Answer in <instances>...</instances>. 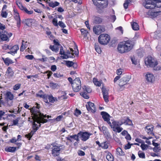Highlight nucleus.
Returning a JSON list of instances; mask_svg holds the SVG:
<instances>
[{
	"label": "nucleus",
	"mask_w": 161,
	"mask_h": 161,
	"mask_svg": "<svg viewBox=\"0 0 161 161\" xmlns=\"http://www.w3.org/2000/svg\"><path fill=\"white\" fill-rule=\"evenodd\" d=\"M86 107L87 110L92 113L96 112V109L94 104L91 102H88L86 105Z\"/></svg>",
	"instance_id": "4468645a"
},
{
	"label": "nucleus",
	"mask_w": 161,
	"mask_h": 161,
	"mask_svg": "<svg viewBox=\"0 0 161 161\" xmlns=\"http://www.w3.org/2000/svg\"><path fill=\"white\" fill-rule=\"evenodd\" d=\"M49 101L51 103H53L54 102L57 101L58 100L57 98L56 97H54L52 95H49L47 96Z\"/></svg>",
	"instance_id": "a878e982"
},
{
	"label": "nucleus",
	"mask_w": 161,
	"mask_h": 161,
	"mask_svg": "<svg viewBox=\"0 0 161 161\" xmlns=\"http://www.w3.org/2000/svg\"><path fill=\"white\" fill-rule=\"evenodd\" d=\"M52 147L51 148L52 153L54 157H56L59 155L60 151V146H59L55 143L52 144Z\"/></svg>",
	"instance_id": "1a4fd4ad"
},
{
	"label": "nucleus",
	"mask_w": 161,
	"mask_h": 161,
	"mask_svg": "<svg viewBox=\"0 0 161 161\" xmlns=\"http://www.w3.org/2000/svg\"><path fill=\"white\" fill-rule=\"evenodd\" d=\"M72 86L74 91L78 92L81 89V81L79 78H76L73 81Z\"/></svg>",
	"instance_id": "39448f33"
},
{
	"label": "nucleus",
	"mask_w": 161,
	"mask_h": 161,
	"mask_svg": "<svg viewBox=\"0 0 161 161\" xmlns=\"http://www.w3.org/2000/svg\"><path fill=\"white\" fill-rule=\"evenodd\" d=\"M48 3L49 6L53 8H54L56 7L59 6L60 4L59 2L57 1L54 2L51 1L49 2Z\"/></svg>",
	"instance_id": "393cba45"
},
{
	"label": "nucleus",
	"mask_w": 161,
	"mask_h": 161,
	"mask_svg": "<svg viewBox=\"0 0 161 161\" xmlns=\"http://www.w3.org/2000/svg\"><path fill=\"white\" fill-rule=\"evenodd\" d=\"M52 23L54 26L56 27H58V20L57 18H54L53 19Z\"/></svg>",
	"instance_id": "de8ad7c7"
},
{
	"label": "nucleus",
	"mask_w": 161,
	"mask_h": 161,
	"mask_svg": "<svg viewBox=\"0 0 161 161\" xmlns=\"http://www.w3.org/2000/svg\"><path fill=\"white\" fill-rule=\"evenodd\" d=\"M119 121L120 123V125H121L123 124L126 125H131L132 124L131 120L127 117L121 118Z\"/></svg>",
	"instance_id": "ddd939ff"
},
{
	"label": "nucleus",
	"mask_w": 161,
	"mask_h": 161,
	"mask_svg": "<svg viewBox=\"0 0 161 161\" xmlns=\"http://www.w3.org/2000/svg\"><path fill=\"white\" fill-rule=\"evenodd\" d=\"M21 85L19 84H18L14 85L13 87V89L14 90H18L20 87Z\"/></svg>",
	"instance_id": "4d7b16f0"
},
{
	"label": "nucleus",
	"mask_w": 161,
	"mask_h": 161,
	"mask_svg": "<svg viewBox=\"0 0 161 161\" xmlns=\"http://www.w3.org/2000/svg\"><path fill=\"white\" fill-rule=\"evenodd\" d=\"M81 114V112L80 110L78 109L77 108H76L74 113V115L77 116H78L80 114Z\"/></svg>",
	"instance_id": "5fc2aeb1"
},
{
	"label": "nucleus",
	"mask_w": 161,
	"mask_h": 161,
	"mask_svg": "<svg viewBox=\"0 0 161 161\" xmlns=\"http://www.w3.org/2000/svg\"><path fill=\"white\" fill-rule=\"evenodd\" d=\"M80 31L82 34L86 36V34L88 33V31L85 30L84 29L82 28L80 30Z\"/></svg>",
	"instance_id": "13d9d810"
},
{
	"label": "nucleus",
	"mask_w": 161,
	"mask_h": 161,
	"mask_svg": "<svg viewBox=\"0 0 161 161\" xmlns=\"http://www.w3.org/2000/svg\"><path fill=\"white\" fill-rule=\"evenodd\" d=\"M60 57L63 59H67L71 57V56H69L68 55L66 54L65 53L63 54L62 55H61Z\"/></svg>",
	"instance_id": "864d4df0"
},
{
	"label": "nucleus",
	"mask_w": 161,
	"mask_h": 161,
	"mask_svg": "<svg viewBox=\"0 0 161 161\" xmlns=\"http://www.w3.org/2000/svg\"><path fill=\"white\" fill-rule=\"evenodd\" d=\"M154 6L155 8H159L161 7V1L158 0H155Z\"/></svg>",
	"instance_id": "c756f323"
},
{
	"label": "nucleus",
	"mask_w": 161,
	"mask_h": 161,
	"mask_svg": "<svg viewBox=\"0 0 161 161\" xmlns=\"http://www.w3.org/2000/svg\"><path fill=\"white\" fill-rule=\"evenodd\" d=\"M79 136H78V133L77 135H75L70 136V137L71 138H73L77 141H79Z\"/></svg>",
	"instance_id": "8fccbe9b"
},
{
	"label": "nucleus",
	"mask_w": 161,
	"mask_h": 161,
	"mask_svg": "<svg viewBox=\"0 0 161 161\" xmlns=\"http://www.w3.org/2000/svg\"><path fill=\"white\" fill-rule=\"evenodd\" d=\"M110 40L109 36L106 34H103L100 35L98 37L99 42L102 45H106Z\"/></svg>",
	"instance_id": "20e7f679"
},
{
	"label": "nucleus",
	"mask_w": 161,
	"mask_h": 161,
	"mask_svg": "<svg viewBox=\"0 0 161 161\" xmlns=\"http://www.w3.org/2000/svg\"><path fill=\"white\" fill-rule=\"evenodd\" d=\"M95 49L96 52L99 54L101 53V51L100 48L98 46L95 45Z\"/></svg>",
	"instance_id": "603ef678"
},
{
	"label": "nucleus",
	"mask_w": 161,
	"mask_h": 161,
	"mask_svg": "<svg viewBox=\"0 0 161 161\" xmlns=\"http://www.w3.org/2000/svg\"><path fill=\"white\" fill-rule=\"evenodd\" d=\"M24 40L22 41V45L20 48V51H23L27 47V42H25Z\"/></svg>",
	"instance_id": "cd10ccee"
},
{
	"label": "nucleus",
	"mask_w": 161,
	"mask_h": 161,
	"mask_svg": "<svg viewBox=\"0 0 161 161\" xmlns=\"http://www.w3.org/2000/svg\"><path fill=\"white\" fill-rule=\"evenodd\" d=\"M116 153L119 155L123 156L125 155V153L122 151V149L120 147L117 148L116 150Z\"/></svg>",
	"instance_id": "2f4dec72"
},
{
	"label": "nucleus",
	"mask_w": 161,
	"mask_h": 161,
	"mask_svg": "<svg viewBox=\"0 0 161 161\" xmlns=\"http://www.w3.org/2000/svg\"><path fill=\"white\" fill-rule=\"evenodd\" d=\"M36 96L37 97H39L40 98H43L44 100V101L45 102L48 103V101L47 100V95L46 94H43L42 90H40L38 93L36 94Z\"/></svg>",
	"instance_id": "f3484780"
},
{
	"label": "nucleus",
	"mask_w": 161,
	"mask_h": 161,
	"mask_svg": "<svg viewBox=\"0 0 161 161\" xmlns=\"http://www.w3.org/2000/svg\"><path fill=\"white\" fill-rule=\"evenodd\" d=\"M58 25L62 28L64 29L66 27V25L62 21H59Z\"/></svg>",
	"instance_id": "09e8293b"
},
{
	"label": "nucleus",
	"mask_w": 161,
	"mask_h": 161,
	"mask_svg": "<svg viewBox=\"0 0 161 161\" xmlns=\"http://www.w3.org/2000/svg\"><path fill=\"white\" fill-rule=\"evenodd\" d=\"M93 31L96 35H99L105 31L104 27L100 25L95 26L93 28Z\"/></svg>",
	"instance_id": "9b49d317"
},
{
	"label": "nucleus",
	"mask_w": 161,
	"mask_h": 161,
	"mask_svg": "<svg viewBox=\"0 0 161 161\" xmlns=\"http://www.w3.org/2000/svg\"><path fill=\"white\" fill-rule=\"evenodd\" d=\"M126 84V82H125V81H124V80L122 78L120 80L119 82V86H123Z\"/></svg>",
	"instance_id": "37998d69"
},
{
	"label": "nucleus",
	"mask_w": 161,
	"mask_h": 161,
	"mask_svg": "<svg viewBox=\"0 0 161 161\" xmlns=\"http://www.w3.org/2000/svg\"><path fill=\"white\" fill-rule=\"evenodd\" d=\"M91 135V134L87 132L80 131L78 133V136H79V137L81 140L83 141H86L87 140Z\"/></svg>",
	"instance_id": "f8f14e48"
},
{
	"label": "nucleus",
	"mask_w": 161,
	"mask_h": 161,
	"mask_svg": "<svg viewBox=\"0 0 161 161\" xmlns=\"http://www.w3.org/2000/svg\"><path fill=\"white\" fill-rule=\"evenodd\" d=\"M116 19V17L115 15H111L110 20L112 22H114Z\"/></svg>",
	"instance_id": "e2e57ef3"
},
{
	"label": "nucleus",
	"mask_w": 161,
	"mask_h": 161,
	"mask_svg": "<svg viewBox=\"0 0 161 161\" xmlns=\"http://www.w3.org/2000/svg\"><path fill=\"white\" fill-rule=\"evenodd\" d=\"M16 150V147H9L5 148L6 151L13 153Z\"/></svg>",
	"instance_id": "72a5a7b5"
},
{
	"label": "nucleus",
	"mask_w": 161,
	"mask_h": 161,
	"mask_svg": "<svg viewBox=\"0 0 161 161\" xmlns=\"http://www.w3.org/2000/svg\"><path fill=\"white\" fill-rule=\"evenodd\" d=\"M104 152L107 153V154L106 156V158L108 161H113V156L112 154L108 152L107 151H105Z\"/></svg>",
	"instance_id": "5701e85b"
},
{
	"label": "nucleus",
	"mask_w": 161,
	"mask_h": 161,
	"mask_svg": "<svg viewBox=\"0 0 161 161\" xmlns=\"http://www.w3.org/2000/svg\"><path fill=\"white\" fill-rule=\"evenodd\" d=\"M155 0H143L142 4L147 9H153L155 8L154 2Z\"/></svg>",
	"instance_id": "0eeeda50"
},
{
	"label": "nucleus",
	"mask_w": 161,
	"mask_h": 161,
	"mask_svg": "<svg viewBox=\"0 0 161 161\" xmlns=\"http://www.w3.org/2000/svg\"><path fill=\"white\" fill-rule=\"evenodd\" d=\"M93 4L96 5H98V3L103 0H92Z\"/></svg>",
	"instance_id": "680f3d73"
},
{
	"label": "nucleus",
	"mask_w": 161,
	"mask_h": 161,
	"mask_svg": "<svg viewBox=\"0 0 161 161\" xmlns=\"http://www.w3.org/2000/svg\"><path fill=\"white\" fill-rule=\"evenodd\" d=\"M109 125L114 131L118 133L121 132L123 129L122 127H120L121 125H120L119 121L113 120L112 123H111V125Z\"/></svg>",
	"instance_id": "423d86ee"
},
{
	"label": "nucleus",
	"mask_w": 161,
	"mask_h": 161,
	"mask_svg": "<svg viewBox=\"0 0 161 161\" xmlns=\"http://www.w3.org/2000/svg\"><path fill=\"white\" fill-rule=\"evenodd\" d=\"M108 5L107 0H103L98 3V5H96L97 7L100 8H105L107 7Z\"/></svg>",
	"instance_id": "6ab92c4d"
},
{
	"label": "nucleus",
	"mask_w": 161,
	"mask_h": 161,
	"mask_svg": "<svg viewBox=\"0 0 161 161\" xmlns=\"http://www.w3.org/2000/svg\"><path fill=\"white\" fill-rule=\"evenodd\" d=\"M145 77L146 81L148 83H153L155 81L154 75L150 72L146 73Z\"/></svg>",
	"instance_id": "9d476101"
},
{
	"label": "nucleus",
	"mask_w": 161,
	"mask_h": 161,
	"mask_svg": "<svg viewBox=\"0 0 161 161\" xmlns=\"http://www.w3.org/2000/svg\"><path fill=\"white\" fill-rule=\"evenodd\" d=\"M50 48L53 51L55 52H57L59 49L58 47L57 46H50Z\"/></svg>",
	"instance_id": "4c0bfd02"
},
{
	"label": "nucleus",
	"mask_w": 161,
	"mask_h": 161,
	"mask_svg": "<svg viewBox=\"0 0 161 161\" xmlns=\"http://www.w3.org/2000/svg\"><path fill=\"white\" fill-rule=\"evenodd\" d=\"M101 115H102V118L105 121L109 124L111 125V122L110 121V119L109 118V115L107 113L105 112H101Z\"/></svg>",
	"instance_id": "dca6fc26"
},
{
	"label": "nucleus",
	"mask_w": 161,
	"mask_h": 161,
	"mask_svg": "<svg viewBox=\"0 0 161 161\" xmlns=\"http://www.w3.org/2000/svg\"><path fill=\"white\" fill-rule=\"evenodd\" d=\"M103 97L105 101L108 103V95H103Z\"/></svg>",
	"instance_id": "69168bd1"
},
{
	"label": "nucleus",
	"mask_w": 161,
	"mask_h": 161,
	"mask_svg": "<svg viewBox=\"0 0 161 161\" xmlns=\"http://www.w3.org/2000/svg\"><path fill=\"white\" fill-rule=\"evenodd\" d=\"M25 58L27 59L32 60L34 58V56L32 55H27L25 56Z\"/></svg>",
	"instance_id": "bf43d9fd"
},
{
	"label": "nucleus",
	"mask_w": 161,
	"mask_h": 161,
	"mask_svg": "<svg viewBox=\"0 0 161 161\" xmlns=\"http://www.w3.org/2000/svg\"><path fill=\"white\" fill-rule=\"evenodd\" d=\"M132 29L135 31H137L139 29V26L137 23L136 22H133L131 23Z\"/></svg>",
	"instance_id": "c85d7f7f"
},
{
	"label": "nucleus",
	"mask_w": 161,
	"mask_h": 161,
	"mask_svg": "<svg viewBox=\"0 0 161 161\" xmlns=\"http://www.w3.org/2000/svg\"><path fill=\"white\" fill-rule=\"evenodd\" d=\"M2 59L3 61L5 64L7 65L8 66L9 64H12L14 63L13 60L8 58H3Z\"/></svg>",
	"instance_id": "b1692460"
},
{
	"label": "nucleus",
	"mask_w": 161,
	"mask_h": 161,
	"mask_svg": "<svg viewBox=\"0 0 161 161\" xmlns=\"http://www.w3.org/2000/svg\"><path fill=\"white\" fill-rule=\"evenodd\" d=\"M108 143L107 142H104L101 143V147L102 148L104 149H107L108 147Z\"/></svg>",
	"instance_id": "473e14b6"
},
{
	"label": "nucleus",
	"mask_w": 161,
	"mask_h": 161,
	"mask_svg": "<svg viewBox=\"0 0 161 161\" xmlns=\"http://www.w3.org/2000/svg\"><path fill=\"white\" fill-rule=\"evenodd\" d=\"M7 98L10 100H12L14 99V95L10 92H8L6 94Z\"/></svg>",
	"instance_id": "7c9ffc66"
},
{
	"label": "nucleus",
	"mask_w": 161,
	"mask_h": 161,
	"mask_svg": "<svg viewBox=\"0 0 161 161\" xmlns=\"http://www.w3.org/2000/svg\"><path fill=\"white\" fill-rule=\"evenodd\" d=\"M140 147L143 150L147 149L148 147V146L147 145L142 143Z\"/></svg>",
	"instance_id": "3c124183"
},
{
	"label": "nucleus",
	"mask_w": 161,
	"mask_h": 161,
	"mask_svg": "<svg viewBox=\"0 0 161 161\" xmlns=\"http://www.w3.org/2000/svg\"><path fill=\"white\" fill-rule=\"evenodd\" d=\"M83 91L80 93V95L84 98L88 99L89 98L87 93H91V89L89 86H84L82 87Z\"/></svg>",
	"instance_id": "6e6552de"
},
{
	"label": "nucleus",
	"mask_w": 161,
	"mask_h": 161,
	"mask_svg": "<svg viewBox=\"0 0 161 161\" xmlns=\"http://www.w3.org/2000/svg\"><path fill=\"white\" fill-rule=\"evenodd\" d=\"M131 60L132 64L136 65L137 64L136 60V59L134 57H132L131 58Z\"/></svg>",
	"instance_id": "052dcab7"
},
{
	"label": "nucleus",
	"mask_w": 161,
	"mask_h": 161,
	"mask_svg": "<svg viewBox=\"0 0 161 161\" xmlns=\"http://www.w3.org/2000/svg\"><path fill=\"white\" fill-rule=\"evenodd\" d=\"M108 90H107L105 88L103 87L102 88V92L103 94V95H108Z\"/></svg>",
	"instance_id": "49530a36"
},
{
	"label": "nucleus",
	"mask_w": 161,
	"mask_h": 161,
	"mask_svg": "<svg viewBox=\"0 0 161 161\" xmlns=\"http://www.w3.org/2000/svg\"><path fill=\"white\" fill-rule=\"evenodd\" d=\"M14 72L10 67H8L6 72V75L8 78H10L13 76Z\"/></svg>",
	"instance_id": "412c9836"
},
{
	"label": "nucleus",
	"mask_w": 161,
	"mask_h": 161,
	"mask_svg": "<svg viewBox=\"0 0 161 161\" xmlns=\"http://www.w3.org/2000/svg\"><path fill=\"white\" fill-rule=\"evenodd\" d=\"M35 133V132L31 130V132L25 135V137L28 138L29 140H30L33 135Z\"/></svg>",
	"instance_id": "ea45409f"
},
{
	"label": "nucleus",
	"mask_w": 161,
	"mask_h": 161,
	"mask_svg": "<svg viewBox=\"0 0 161 161\" xmlns=\"http://www.w3.org/2000/svg\"><path fill=\"white\" fill-rule=\"evenodd\" d=\"M93 82L95 85L97 86H100L101 85L102 82L100 81H98L97 79L95 78H94L93 79Z\"/></svg>",
	"instance_id": "e433bc0d"
},
{
	"label": "nucleus",
	"mask_w": 161,
	"mask_h": 161,
	"mask_svg": "<svg viewBox=\"0 0 161 161\" xmlns=\"http://www.w3.org/2000/svg\"><path fill=\"white\" fill-rule=\"evenodd\" d=\"M100 129L101 131L102 130L104 134H107V128L105 126H103L102 128V129Z\"/></svg>",
	"instance_id": "6e6d98bb"
},
{
	"label": "nucleus",
	"mask_w": 161,
	"mask_h": 161,
	"mask_svg": "<svg viewBox=\"0 0 161 161\" xmlns=\"http://www.w3.org/2000/svg\"><path fill=\"white\" fill-rule=\"evenodd\" d=\"M130 0H125V1L123 5L124 8L125 9L127 8L128 4L130 3Z\"/></svg>",
	"instance_id": "a18cd8bd"
},
{
	"label": "nucleus",
	"mask_w": 161,
	"mask_h": 161,
	"mask_svg": "<svg viewBox=\"0 0 161 161\" xmlns=\"http://www.w3.org/2000/svg\"><path fill=\"white\" fill-rule=\"evenodd\" d=\"M138 155L140 158H145V153L144 152L139 151L138 152Z\"/></svg>",
	"instance_id": "c03bdc74"
},
{
	"label": "nucleus",
	"mask_w": 161,
	"mask_h": 161,
	"mask_svg": "<svg viewBox=\"0 0 161 161\" xmlns=\"http://www.w3.org/2000/svg\"><path fill=\"white\" fill-rule=\"evenodd\" d=\"M0 37L1 39L3 41H7L8 39L7 36L8 32L5 31L3 33V32L1 33L0 32Z\"/></svg>",
	"instance_id": "4be33fe9"
},
{
	"label": "nucleus",
	"mask_w": 161,
	"mask_h": 161,
	"mask_svg": "<svg viewBox=\"0 0 161 161\" xmlns=\"http://www.w3.org/2000/svg\"><path fill=\"white\" fill-rule=\"evenodd\" d=\"M61 95L58 97L57 98L59 100H63L64 99H66L67 98V97L66 95V93L64 92H61Z\"/></svg>",
	"instance_id": "bb28decb"
},
{
	"label": "nucleus",
	"mask_w": 161,
	"mask_h": 161,
	"mask_svg": "<svg viewBox=\"0 0 161 161\" xmlns=\"http://www.w3.org/2000/svg\"><path fill=\"white\" fill-rule=\"evenodd\" d=\"M15 19L17 21V24L18 25H20L21 23V21L20 18L18 13L16 14L15 16Z\"/></svg>",
	"instance_id": "a19ab883"
},
{
	"label": "nucleus",
	"mask_w": 161,
	"mask_h": 161,
	"mask_svg": "<svg viewBox=\"0 0 161 161\" xmlns=\"http://www.w3.org/2000/svg\"><path fill=\"white\" fill-rule=\"evenodd\" d=\"M148 14L153 18H155L158 15L161 14V11H155V10H150L148 12Z\"/></svg>",
	"instance_id": "a211bd4d"
},
{
	"label": "nucleus",
	"mask_w": 161,
	"mask_h": 161,
	"mask_svg": "<svg viewBox=\"0 0 161 161\" xmlns=\"http://www.w3.org/2000/svg\"><path fill=\"white\" fill-rule=\"evenodd\" d=\"M8 13L6 10H2L1 16L3 18H6L7 17Z\"/></svg>",
	"instance_id": "79ce46f5"
},
{
	"label": "nucleus",
	"mask_w": 161,
	"mask_h": 161,
	"mask_svg": "<svg viewBox=\"0 0 161 161\" xmlns=\"http://www.w3.org/2000/svg\"><path fill=\"white\" fill-rule=\"evenodd\" d=\"M145 63L148 67H151L154 70L158 71L161 70V66H157L158 62L156 59L151 56H148L145 59Z\"/></svg>",
	"instance_id": "7ed1b4c3"
},
{
	"label": "nucleus",
	"mask_w": 161,
	"mask_h": 161,
	"mask_svg": "<svg viewBox=\"0 0 161 161\" xmlns=\"http://www.w3.org/2000/svg\"><path fill=\"white\" fill-rule=\"evenodd\" d=\"M50 87L52 89H55L59 87L58 84L56 83L50 82L49 84Z\"/></svg>",
	"instance_id": "f704fd0d"
},
{
	"label": "nucleus",
	"mask_w": 161,
	"mask_h": 161,
	"mask_svg": "<svg viewBox=\"0 0 161 161\" xmlns=\"http://www.w3.org/2000/svg\"><path fill=\"white\" fill-rule=\"evenodd\" d=\"M122 69H119L117 70L116 74L118 75H120L122 73Z\"/></svg>",
	"instance_id": "774afa93"
},
{
	"label": "nucleus",
	"mask_w": 161,
	"mask_h": 161,
	"mask_svg": "<svg viewBox=\"0 0 161 161\" xmlns=\"http://www.w3.org/2000/svg\"><path fill=\"white\" fill-rule=\"evenodd\" d=\"M131 76L130 75H126L124 76L122 78L124 80V81H125V82H126V84H127L131 79Z\"/></svg>",
	"instance_id": "c9c22d12"
},
{
	"label": "nucleus",
	"mask_w": 161,
	"mask_h": 161,
	"mask_svg": "<svg viewBox=\"0 0 161 161\" xmlns=\"http://www.w3.org/2000/svg\"><path fill=\"white\" fill-rule=\"evenodd\" d=\"M154 126L153 125H147L145 127V130L148 134L154 135L153 132Z\"/></svg>",
	"instance_id": "aec40b11"
},
{
	"label": "nucleus",
	"mask_w": 161,
	"mask_h": 161,
	"mask_svg": "<svg viewBox=\"0 0 161 161\" xmlns=\"http://www.w3.org/2000/svg\"><path fill=\"white\" fill-rule=\"evenodd\" d=\"M7 48L8 49H10L11 51L8 53L14 55V54L16 53L17 51L19 49V47L17 45H15L12 47L8 45H7Z\"/></svg>",
	"instance_id": "2eb2a0df"
},
{
	"label": "nucleus",
	"mask_w": 161,
	"mask_h": 161,
	"mask_svg": "<svg viewBox=\"0 0 161 161\" xmlns=\"http://www.w3.org/2000/svg\"><path fill=\"white\" fill-rule=\"evenodd\" d=\"M66 64L68 66L71 67L74 65V63L70 61H67Z\"/></svg>",
	"instance_id": "338daca9"
},
{
	"label": "nucleus",
	"mask_w": 161,
	"mask_h": 161,
	"mask_svg": "<svg viewBox=\"0 0 161 161\" xmlns=\"http://www.w3.org/2000/svg\"><path fill=\"white\" fill-rule=\"evenodd\" d=\"M133 42L128 40L119 44L117 49L119 53H124L130 51L133 48Z\"/></svg>",
	"instance_id": "f03ea898"
},
{
	"label": "nucleus",
	"mask_w": 161,
	"mask_h": 161,
	"mask_svg": "<svg viewBox=\"0 0 161 161\" xmlns=\"http://www.w3.org/2000/svg\"><path fill=\"white\" fill-rule=\"evenodd\" d=\"M153 150L154 152H158L160 150V147H154Z\"/></svg>",
	"instance_id": "0e129e2a"
},
{
	"label": "nucleus",
	"mask_w": 161,
	"mask_h": 161,
	"mask_svg": "<svg viewBox=\"0 0 161 161\" xmlns=\"http://www.w3.org/2000/svg\"><path fill=\"white\" fill-rule=\"evenodd\" d=\"M102 22V19L99 17H96L94 19L93 23L95 24L100 23Z\"/></svg>",
	"instance_id": "58836bf2"
},
{
	"label": "nucleus",
	"mask_w": 161,
	"mask_h": 161,
	"mask_svg": "<svg viewBox=\"0 0 161 161\" xmlns=\"http://www.w3.org/2000/svg\"><path fill=\"white\" fill-rule=\"evenodd\" d=\"M40 105L36 103V106L33 107L31 109L32 115L31 119H32L31 121L33 123L32 130L35 133L40 126L41 123L44 124L47 121V120L44 119L46 117V115H44L40 112Z\"/></svg>",
	"instance_id": "f257e3e1"
}]
</instances>
